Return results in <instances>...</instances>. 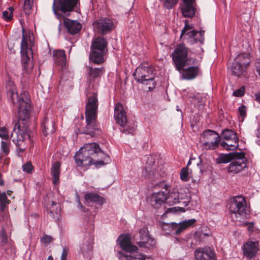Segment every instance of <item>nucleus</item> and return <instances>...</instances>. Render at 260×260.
I'll use <instances>...</instances> for the list:
<instances>
[{"label": "nucleus", "mask_w": 260, "mask_h": 260, "mask_svg": "<svg viewBox=\"0 0 260 260\" xmlns=\"http://www.w3.org/2000/svg\"><path fill=\"white\" fill-rule=\"evenodd\" d=\"M239 115L244 118L246 115V108L245 106L242 105L238 108Z\"/></svg>", "instance_id": "nucleus-44"}, {"label": "nucleus", "mask_w": 260, "mask_h": 260, "mask_svg": "<svg viewBox=\"0 0 260 260\" xmlns=\"http://www.w3.org/2000/svg\"><path fill=\"white\" fill-rule=\"evenodd\" d=\"M63 23L68 31L71 34H77L81 29V24L77 20L64 18Z\"/></svg>", "instance_id": "nucleus-23"}, {"label": "nucleus", "mask_w": 260, "mask_h": 260, "mask_svg": "<svg viewBox=\"0 0 260 260\" xmlns=\"http://www.w3.org/2000/svg\"><path fill=\"white\" fill-rule=\"evenodd\" d=\"M109 159V156L105 154L99 145L95 143H88L80 149L76 153L75 159L78 165L89 166L93 164L96 166L105 164L104 160Z\"/></svg>", "instance_id": "nucleus-2"}, {"label": "nucleus", "mask_w": 260, "mask_h": 260, "mask_svg": "<svg viewBox=\"0 0 260 260\" xmlns=\"http://www.w3.org/2000/svg\"><path fill=\"white\" fill-rule=\"evenodd\" d=\"M98 100L96 93H93L86 104L85 117L86 125L84 133L90 135L91 137L99 135L100 130L96 122Z\"/></svg>", "instance_id": "nucleus-3"}, {"label": "nucleus", "mask_w": 260, "mask_h": 260, "mask_svg": "<svg viewBox=\"0 0 260 260\" xmlns=\"http://www.w3.org/2000/svg\"><path fill=\"white\" fill-rule=\"evenodd\" d=\"M204 33V31L198 32L194 29H192V26L185 24L184 28L181 31L180 37L181 38L183 37L186 38V37H188L186 38V39H192L194 40V42H197L198 41L203 44L204 41V38L203 36Z\"/></svg>", "instance_id": "nucleus-13"}, {"label": "nucleus", "mask_w": 260, "mask_h": 260, "mask_svg": "<svg viewBox=\"0 0 260 260\" xmlns=\"http://www.w3.org/2000/svg\"><path fill=\"white\" fill-rule=\"evenodd\" d=\"M56 205V203H55V202H52V206H54V205Z\"/></svg>", "instance_id": "nucleus-60"}, {"label": "nucleus", "mask_w": 260, "mask_h": 260, "mask_svg": "<svg viewBox=\"0 0 260 260\" xmlns=\"http://www.w3.org/2000/svg\"><path fill=\"white\" fill-rule=\"evenodd\" d=\"M6 90L8 98L13 102L14 105L17 108L19 119L15 123L13 132L11 137L13 142L17 146H24V141L29 138V136L27 133V127L22 126L24 121L27 119L30 114V100L27 92L24 91L18 95L16 87L14 82L8 81L6 84Z\"/></svg>", "instance_id": "nucleus-1"}, {"label": "nucleus", "mask_w": 260, "mask_h": 260, "mask_svg": "<svg viewBox=\"0 0 260 260\" xmlns=\"http://www.w3.org/2000/svg\"><path fill=\"white\" fill-rule=\"evenodd\" d=\"M182 77L186 80H191L195 78L200 73V69L198 66L190 67L183 69Z\"/></svg>", "instance_id": "nucleus-24"}, {"label": "nucleus", "mask_w": 260, "mask_h": 260, "mask_svg": "<svg viewBox=\"0 0 260 260\" xmlns=\"http://www.w3.org/2000/svg\"><path fill=\"white\" fill-rule=\"evenodd\" d=\"M53 209H50V213H53Z\"/></svg>", "instance_id": "nucleus-62"}, {"label": "nucleus", "mask_w": 260, "mask_h": 260, "mask_svg": "<svg viewBox=\"0 0 260 260\" xmlns=\"http://www.w3.org/2000/svg\"><path fill=\"white\" fill-rule=\"evenodd\" d=\"M32 42L30 35L24 33L23 30L22 38L21 43V57L23 63V69L27 73L31 72L32 68V62L30 59L32 57L31 46Z\"/></svg>", "instance_id": "nucleus-7"}, {"label": "nucleus", "mask_w": 260, "mask_h": 260, "mask_svg": "<svg viewBox=\"0 0 260 260\" xmlns=\"http://www.w3.org/2000/svg\"><path fill=\"white\" fill-rule=\"evenodd\" d=\"M133 76L138 83H145V81L153 82V72L152 68L148 64H140L136 69Z\"/></svg>", "instance_id": "nucleus-10"}, {"label": "nucleus", "mask_w": 260, "mask_h": 260, "mask_svg": "<svg viewBox=\"0 0 260 260\" xmlns=\"http://www.w3.org/2000/svg\"><path fill=\"white\" fill-rule=\"evenodd\" d=\"M220 137L216 132L208 129L201 135L200 142L202 143L204 148L214 150L218 147Z\"/></svg>", "instance_id": "nucleus-9"}, {"label": "nucleus", "mask_w": 260, "mask_h": 260, "mask_svg": "<svg viewBox=\"0 0 260 260\" xmlns=\"http://www.w3.org/2000/svg\"><path fill=\"white\" fill-rule=\"evenodd\" d=\"M153 82H151L150 81H149L148 80V81L147 80L144 82L145 83H141L143 84L148 85V88L149 90H151L153 89V88H154L155 87V85H156V82L154 80V74H153Z\"/></svg>", "instance_id": "nucleus-43"}, {"label": "nucleus", "mask_w": 260, "mask_h": 260, "mask_svg": "<svg viewBox=\"0 0 260 260\" xmlns=\"http://www.w3.org/2000/svg\"><path fill=\"white\" fill-rule=\"evenodd\" d=\"M167 199V194L164 191H159L152 194L148 199L151 206L155 208H158Z\"/></svg>", "instance_id": "nucleus-19"}, {"label": "nucleus", "mask_w": 260, "mask_h": 260, "mask_svg": "<svg viewBox=\"0 0 260 260\" xmlns=\"http://www.w3.org/2000/svg\"><path fill=\"white\" fill-rule=\"evenodd\" d=\"M140 241L137 243L140 247H149L153 246L155 240L151 237L146 229H141L139 231Z\"/></svg>", "instance_id": "nucleus-20"}, {"label": "nucleus", "mask_w": 260, "mask_h": 260, "mask_svg": "<svg viewBox=\"0 0 260 260\" xmlns=\"http://www.w3.org/2000/svg\"><path fill=\"white\" fill-rule=\"evenodd\" d=\"M42 126L43 128V133L46 136L53 133L55 130L54 121L48 117L45 118Z\"/></svg>", "instance_id": "nucleus-25"}, {"label": "nucleus", "mask_w": 260, "mask_h": 260, "mask_svg": "<svg viewBox=\"0 0 260 260\" xmlns=\"http://www.w3.org/2000/svg\"><path fill=\"white\" fill-rule=\"evenodd\" d=\"M202 156H203V155H201L200 156V157H199L200 160V162H199V163H198V164H197V165H198V166H200V164H202Z\"/></svg>", "instance_id": "nucleus-55"}, {"label": "nucleus", "mask_w": 260, "mask_h": 260, "mask_svg": "<svg viewBox=\"0 0 260 260\" xmlns=\"http://www.w3.org/2000/svg\"><path fill=\"white\" fill-rule=\"evenodd\" d=\"M33 3V0H25L24 9L26 14H29L30 13Z\"/></svg>", "instance_id": "nucleus-37"}, {"label": "nucleus", "mask_w": 260, "mask_h": 260, "mask_svg": "<svg viewBox=\"0 0 260 260\" xmlns=\"http://www.w3.org/2000/svg\"><path fill=\"white\" fill-rule=\"evenodd\" d=\"M142 174H143V175H144V176H146V170H144L142 172Z\"/></svg>", "instance_id": "nucleus-56"}, {"label": "nucleus", "mask_w": 260, "mask_h": 260, "mask_svg": "<svg viewBox=\"0 0 260 260\" xmlns=\"http://www.w3.org/2000/svg\"><path fill=\"white\" fill-rule=\"evenodd\" d=\"M238 152H231L228 154H220L216 159V162L218 164L228 163L233 160L235 157V155H237Z\"/></svg>", "instance_id": "nucleus-30"}, {"label": "nucleus", "mask_w": 260, "mask_h": 260, "mask_svg": "<svg viewBox=\"0 0 260 260\" xmlns=\"http://www.w3.org/2000/svg\"><path fill=\"white\" fill-rule=\"evenodd\" d=\"M244 94V89L243 87L237 89L233 92V95L235 96H242Z\"/></svg>", "instance_id": "nucleus-45"}, {"label": "nucleus", "mask_w": 260, "mask_h": 260, "mask_svg": "<svg viewBox=\"0 0 260 260\" xmlns=\"http://www.w3.org/2000/svg\"><path fill=\"white\" fill-rule=\"evenodd\" d=\"M234 160L228 168V171L234 174L238 173L247 167V160L243 152H237Z\"/></svg>", "instance_id": "nucleus-11"}, {"label": "nucleus", "mask_w": 260, "mask_h": 260, "mask_svg": "<svg viewBox=\"0 0 260 260\" xmlns=\"http://www.w3.org/2000/svg\"><path fill=\"white\" fill-rule=\"evenodd\" d=\"M235 61L247 66L249 63V55L247 53H242L238 55L235 59Z\"/></svg>", "instance_id": "nucleus-34"}, {"label": "nucleus", "mask_w": 260, "mask_h": 260, "mask_svg": "<svg viewBox=\"0 0 260 260\" xmlns=\"http://www.w3.org/2000/svg\"><path fill=\"white\" fill-rule=\"evenodd\" d=\"M117 242L123 250L131 253L125 255L118 251L117 254L120 260H153L152 258L137 252L138 248L132 244L129 235H120Z\"/></svg>", "instance_id": "nucleus-4"}, {"label": "nucleus", "mask_w": 260, "mask_h": 260, "mask_svg": "<svg viewBox=\"0 0 260 260\" xmlns=\"http://www.w3.org/2000/svg\"><path fill=\"white\" fill-rule=\"evenodd\" d=\"M165 188L166 190H168V188H169V186L167 185H165Z\"/></svg>", "instance_id": "nucleus-59"}, {"label": "nucleus", "mask_w": 260, "mask_h": 260, "mask_svg": "<svg viewBox=\"0 0 260 260\" xmlns=\"http://www.w3.org/2000/svg\"><path fill=\"white\" fill-rule=\"evenodd\" d=\"M177 211V208L176 207H173V208H169V209H167L166 212H176Z\"/></svg>", "instance_id": "nucleus-51"}, {"label": "nucleus", "mask_w": 260, "mask_h": 260, "mask_svg": "<svg viewBox=\"0 0 260 260\" xmlns=\"http://www.w3.org/2000/svg\"><path fill=\"white\" fill-rule=\"evenodd\" d=\"M246 67L234 61L232 67V74L235 76H239L245 71Z\"/></svg>", "instance_id": "nucleus-32"}, {"label": "nucleus", "mask_w": 260, "mask_h": 260, "mask_svg": "<svg viewBox=\"0 0 260 260\" xmlns=\"http://www.w3.org/2000/svg\"><path fill=\"white\" fill-rule=\"evenodd\" d=\"M1 185H2L3 184V181L2 180H1Z\"/></svg>", "instance_id": "nucleus-63"}, {"label": "nucleus", "mask_w": 260, "mask_h": 260, "mask_svg": "<svg viewBox=\"0 0 260 260\" xmlns=\"http://www.w3.org/2000/svg\"><path fill=\"white\" fill-rule=\"evenodd\" d=\"M1 139L3 140L1 142V148L3 150L1 152V156L7 155L10 152V142L9 140V135L8 130L5 127H1Z\"/></svg>", "instance_id": "nucleus-22"}, {"label": "nucleus", "mask_w": 260, "mask_h": 260, "mask_svg": "<svg viewBox=\"0 0 260 260\" xmlns=\"http://www.w3.org/2000/svg\"><path fill=\"white\" fill-rule=\"evenodd\" d=\"M69 252V249L66 247L63 248L61 256V260H67V256L68 255Z\"/></svg>", "instance_id": "nucleus-47"}, {"label": "nucleus", "mask_w": 260, "mask_h": 260, "mask_svg": "<svg viewBox=\"0 0 260 260\" xmlns=\"http://www.w3.org/2000/svg\"><path fill=\"white\" fill-rule=\"evenodd\" d=\"M195 5L196 0H183L180 8L183 16L188 18L193 17L196 12Z\"/></svg>", "instance_id": "nucleus-17"}, {"label": "nucleus", "mask_w": 260, "mask_h": 260, "mask_svg": "<svg viewBox=\"0 0 260 260\" xmlns=\"http://www.w3.org/2000/svg\"><path fill=\"white\" fill-rule=\"evenodd\" d=\"M189 164H190V162H188V164H187V166L189 165Z\"/></svg>", "instance_id": "nucleus-64"}, {"label": "nucleus", "mask_w": 260, "mask_h": 260, "mask_svg": "<svg viewBox=\"0 0 260 260\" xmlns=\"http://www.w3.org/2000/svg\"><path fill=\"white\" fill-rule=\"evenodd\" d=\"M7 241V236L6 235V231L4 230L1 232V242L4 243L6 242Z\"/></svg>", "instance_id": "nucleus-48"}, {"label": "nucleus", "mask_w": 260, "mask_h": 260, "mask_svg": "<svg viewBox=\"0 0 260 260\" xmlns=\"http://www.w3.org/2000/svg\"><path fill=\"white\" fill-rule=\"evenodd\" d=\"M107 42L103 37H97L92 43L89 60L96 64L104 61V56L107 52Z\"/></svg>", "instance_id": "nucleus-6"}, {"label": "nucleus", "mask_w": 260, "mask_h": 260, "mask_svg": "<svg viewBox=\"0 0 260 260\" xmlns=\"http://www.w3.org/2000/svg\"><path fill=\"white\" fill-rule=\"evenodd\" d=\"M1 211L5 208V206L6 204H9L10 203L9 200L7 199V195L5 192H3L1 193Z\"/></svg>", "instance_id": "nucleus-39"}, {"label": "nucleus", "mask_w": 260, "mask_h": 260, "mask_svg": "<svg viewBox=\"0 0 260 260\" xmlns=\"http://www.w3.org/2000/svg\"><path fill=\"white\" fill-rule=\"evenodd\" d=\"M178 2V0H166L164 3L165 7L167 9L172 8Z\"/></svg>", "instance_id": "nucleus-41"}, {"label": "nucleus", "mask_w": 260, "mask_h": 260, "mask_svg": "<svg viewBox=\"0 0 260 260\" xmlns=\"http://www.w3.org/2000/svg\"><path fill=\"white\" fill-rule=\"evenodd\" d=\"M78 208L79 210L83 212L87 211V210L86 209V208L81 204L80 202L78 204Z\"/></svg>", "instance_id": "nucleus-50"}, {"label": "nucleus", "mask_w": 260, "mask_h": 260, "mask_svg": "<svg viewBox=\"0 0 260 260\" xmlns=\"http://www.w3.org/2000/svg\"><path fill=\"white\" fill-rule=\"evenodd\" d=\"M221 137L225 141L238 139L236 133L233 131L229 129H224L221 134Z\"/></svg>", "instance_id": "nucleus-33"}, {"label": "nucleus", "mask_w": 260, "mask_h": 260, "mask_svg": "<svg viewBox=\"0 0 260 260\" xmlns=\"http://www.w3.org/2000/svg\"><path fill=\"white\" fill-rule=\"evenodd\" d=\"M180 178L183 181H186L188 180V171L187 167L183 168L180 172Z\"/></svg>", "instance_id": "nucleus-38"}, {"label": "nucleus", "mask_w": 260, "mask_h": 260, "mask_svg": "<svg viewBox=\"0 0 260 260\" xmlns=\"http://www.w3.org/2000/svg\"><path fill=\"white\" fill-rule=\"evenodd\" d=\"M14 8L12 7H10L8 10L4 11L3 12V19L6 21H10L13 19V13Z\"/></svg>", "instance_id": "nucleus-35"}, {"label": "nucleus", "mask_w": 260, "mask_h": 260, "mask_svg": "<svg viewBox=\"0 0 260 260\" xmlns=\"http://www.w3.org/2000/svg\"><path fill=\"white\" fill-rule=\"evenodd\" d=\"M60 169V164L59 161H57L52 164L51 168V174L53 178L52 182L54 184H56L59 181Z\"/></svg>", "instance_id": "nucleus-29"}, {"label": "nucleus", "mask_w": 260, "mask_h": 260, "mask_svg": "<svg viewBox=\"0 0 260 260\" xmlns=\"http://www.w3.org/2000/svg\"><path fill=\"white\" fill-rule=\"evenodd\" d=\"M256 136L260 139V128L257 129L256 133Z\"/></svg>", "instance_id": "nucleus-54"}, {"label": "nucleus", "mask_w": 260, "mask_h": 260, "mask_svg": "<svg viewBox=\"0 0 260 260\" xmlns=\"http://www.w3.org/2000/svg\"><path fill=\"white\" fill-rule=\"evenodd\" d=\"M47 260H53V258L51 256H49Z\"/></svg>", "instance_id": "nucleus-58"}, {"label": "nucleus", "mask_w": 260, "mask_h": 260, "mask_svg": "<svg viewBox=\"0 0 260 260\" xmlns=\"http://www.w3.org/2000/svg\"><path fill=\"white\" fill-rule=\"evenodd\" d=\"M199 233L201 237H209L211 236V232L207 227L202 228L201 232Z\"/></svg>", "instance_id": "nucleus-40"}, {"label": "nucleus", "mask_w": 260, "mask_h": 260, "mask_svg": "<svg viewBox=\"0 0 260 260\" xmlns=\"http://www.w3.org/2000/svg\"><path fill=\"white\" fill-rule=\"evenodd\" d=\"M79 1V0H54L52 9L54 13L56 14L57 7H55V5L57 4L58 9L63 13L70 12L73 10Z\"/></svg>", "instance_id": "nucleus-14"}, {"label": "nucleus", "mask_w": 260, "mask_h": 260, "mask_svg": "<svg viewBox=\"0 0 260 260\" xmlns=\"http://www.w3.org/2000/svg\"><path fill=\"white\" fill-rule=\"evenodd\" d=\"M114 118L118 124L120 126H124L127 121L126 113L123 109V106L118 103L114 109Z\"/></svg>", "instance_id": "nucleus-21"}, {"label": "nucleus", "mask_w": 260, "mask_h": 260, "mask_svg": "<svg viewBox=\"0 0 260 260\" xmlns=\"http://www.w3.org/2000/svg\"><path fill=\"white\" fill-rule=\"evenodd\" d=\"M244 256L249 259L256 256L259 251V245L257 241H247L242 247Z\"/></svg>", "instance_id": "nucleus-15"}, {"label": "nucleus", "mask_w": 260, "mask_h": 260, "mask_svg": "<svg viewBox=\"0 0 260 260\" xmlns=\"http://www.w3.org/2000/svg\"><path fill=\"white\" fill-rule=\"evenodd\" d=\"M169 203L172 204H177L179 202V193L175 190H173L169 196H167Z\"/></svg>", "instance_id": "nucleus-36"}, {"label": "nucleus", "mask_w": 260, "mask_h": 260, "mask_svg": "<svg viewBox=\"0 0 260 260\" xmlns=\"http://www.w3.org/2000/svg\"><path fill=\"white\" fill-rule=\"evenodd\" d=\"M197 260H215V253L209 248H200L194 251Z\"/></svg>", "instance_id": "nucleus-18"}, {"label": "nucleus", "mask_w": 260, "mask_h": 260, "mask_svg": "<svg viewBox=\"0 0 260 260\" xmlns=\"http://www.w3.org/2000/svg\"><path fill=\"white\" fill-rule=\"evenodd\" d=\"M256 99L260 101V91L255 94Z\"/></svg>", "instance_id": "nucleus-53"}, {"label": "nucleus", "mask_w": 260, "mask_h": 260, "mask_svg": "<svg viewBox=\"0 0 260 260\" xmlns=\"http://www.w3.org/2000/svg\"><path fill=\"white\" fill-rule=\"evenodd\" d=\"M220 144L222 147L228 150H234L239 146L238 139L221 141Z\"/></svg>", "instance_id": "nucleus-31"}, {"label": "nucleus", "mask_w": 260, "mask_h": 260, "mask_svg": "<svg viewBox=\"0 0 260 260\" xmlns=\"http://www.w3.org/2000/svg\"><path fill=\"white\" fill-rule=\"evenodd\" d=\"M12 191L11 190H8L7 191V194L9 196H11V194H12Z\"/></svg>", "instance_id": "nucleus-57"}, {"label": "nucleus", "mask_w": 260, "mask_h": 260, "mask_svg": "<svg viewBox=\"0 0 260 260\" xmlns=\"http://www.w3.org/2000/svg\"><path fill=\"white\" fill-rule=\"evenodd\" d=\"M196 222V220L195 219H191L183 221L178 224L175 222H172L170 224L162 223L161 227L162 228H164V226L166 225L171 226L173 230H175V234L176 235H179L186 229L194 225Z\"/></svg>", "instance_id": "nucleus-16"}, {"label": "nucleus", "mask_w": 260, "mask_h": 260, "mask_svg": "<svg viewBox=\"0 0 260 260\" xmlns=\"http://www.w3.org/2000/svg\"><path fill=\"white\" fill-rule=\"evenodd\" d=\"M87 80L89 82L94 80L96 78L101 76L104 72L103 68H92L87 67Z\"/></svg>", "instance_id": "nucleus-28"}, {"label": "nucleus", "mask_w": 260, "mask_h": 260, "mask_svg": "<svg viewBox=\"0 0 260 260\" xmlns=\"http://www.w3.org/2000/svg\"><path fill=\"white\" fill-rule=\"evenodd\" d=\"M52 238L51 236L45 235L41 239L42 242L48 244L51 242Z\"/></svg>", "instance_id": "nucleus-46"}, {"label": "nucleus", "mask_w": 260, "mask_h": 260, "mask_svg": "<svg viewBox=\"0 0 260 260\" xmlns=\"http://www.w3.org/2000/svg\"><path fill=\"white\" fill-rule=\"evenodd\" d=\"M190 53L184 44H180L175 47L171 56L177 71L180 72L186 66L194 64L196 59L189 57Z\"/></svg>", "instance_id": "nucleus-5"}, {"label": "nucleus", "mask_w": 260, "mask_h": 260, "mask_svg": "<svg viewBox=\"0 0 260 260\" xmlns=\"http://www.w3.org/2000/svg\"><path fill=\"white\" fill-rule=\"evenodd\" d=\"M24 148H20V149L21 151H23L24 150Z\"/></svg>", "instance_id": "nucleus-61"}, {"label": "nucleus", "mask_w": 260, "mask_h": 260, "mask_svg": "<svg viewBox=\"0 0 260 260\" xmlns=\"http://www.w3.org/2000/svg\"><path fill=\"white\" fill-rule=\"evenodd\" d=\"M33 167L30 162H27L22 166V169L24 172L27 173H31Z\"/></svg>", "instance_id": "nucleus-42"}, {"label": "nucleus", "mask_w": 260, "mask_h": 260, "mask_svg": "<svg viewBox=\"0 0 260 260\" xmlns=\"http://www.w3.org/2000/svg\"><path fill=\"white\" fill-rule=\"evenodd\" d=\"M3 220L6 221V223L7 224V226H9L11 224V221L9 219V215L7 213L5 212L3 215Z\"/></svg>", "instance_id": "nucleus-49"}, {"label": "nucleus", "mask_w": 260, "mask_h": 260, "mask_svg": "<svg viewBox=\"0 0 260 260\" xmlns=\"http://www.w3.org/2000/svg\"><path fill=\"white\" fill-rule=\"evenodd\" d=\"M9 164V158L8 157H7L5 159V160L4 161V167L5 166H8Z\"/></svg>", "instance_id": "nucleus-52"}, {"label": "nucleus", "mask_w": 260, "mask_h": 260, "mask_svg": "<svg viewBox=\"0 0 260 260\" xmlns=\"http://www.w3.org/2000/svg\"><path fill=\"white\" fill-rule=\"evenodd\" d=\"M94 31L103 35L110 32L113 28V22L112 20L104 18L98 20L93 24Z\"/></svg>", "instance_id": "nucleus-12"}, {"label": "nucleus", "mask_w": 260, "mask_h": 260, "mask_svg": "<svg viewBox=\"0 0 260 260\" xmlns=\"http://www.w3.org/2000/svg\"><path fill=\"white\" fill-rule=\"evenodd\" d=\"M84 199L87 204L89 206H91L94 203L102 205L104 202V199L97 193H86L84 195Z\"/></svg>", "instance_id": "nucleus-26"}, {"label": "nucleus", "mask_w": 260, "mask_h": 260, "mask_svg": "<svg viewBox=\"0 0 260 260\" xmlns=\"http://www.w3.org/2000/svg\"><path fill=\"white\" fill-rule=\"evenodd\" d=\"M246 203L244 198L241 196L234 197L231 201L229 205V211L232 217L235 218L236 220L239 217L244 216L246 214Z\"/></svg>", "instance_id": "nucleus-8"}, {"label": "nucleus", "mask_w": 260, "mask_h": 260, "mask_svg": "<svg viewBox=\"0 0 260 260\" xmlns=\"http://www.w3.org/2000/svg\"><path fill=\"white\" fill-rule=\"evenodd\" d=\"M53 60L55 63L59 66L63 67L66 63V55L63 50H54L53 53Z\"/></svg>", "instance_id": "nucleus-27"}]
</instances>
